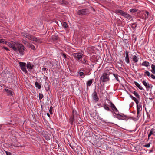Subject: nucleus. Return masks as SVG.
Wrapping results in <instances>:
<instances>
[{
	"instance_id": "1",
	"label": "nucleus",
	"mask_w": 155,
	"mask_h": 155,
	"mask_svg": "<svg viewBox=\"0 0 155 155\" xmlns=\"http://www.w3.org/2000/svg\"><path fill=\"white\" fill-rule=\"evenodd\" d=\"M5 43L10 48H12L15 52H19L21 55H24V51L25 50L26 48L22 44L16 43L13 41H12L11 43L6 41H5Z\"/></svg>"
},
{
	"instance_id": "2",
	"label": "nucleus",
	"mask_w": 155,
	"mask_h": 155,
	"mask_svg": "<svg viewBox=\"0 0 155 155\" xmlns=\"http://www.w3.org/2000/svg\"><path fill=\"white\" fill-rule=\"evenodd\" d=\"M79 115L76 111L74 109H72V114L70 116L68 121L71 126L74 124V123H76L78 121L77 119L79 117Z\"/></svg>"
},
{
	"instance_id": "3",
	"label": "nucleus",
	"mask_w": 155,
	"mask_h": 155,
	"mask_svg": "<svg viewBox=\"0 0 155 155\" xmlns=\"http://www.w3.org/2000/svg\"><path fill=\"white\" fill-rule=\"evenodd\" d=\"M111 74L109 70H106L100 78V81L104 82L108 81L110 80L109 75Z\"/></svg>"
},
{
	"instance_id": "4",
	"label": "nucleus",
	"mask_w": 155,
	"mask_h": 155,
	"mask_svg": "<svg viewBox=\"0 0 155 155\" xmlns=\"http://www.w3.org/2000/svg\"><path fill=\"white\" fill-rule=\"evenodd\" d=\"M116 13L120 14L121 15L126 18L127 19H130L132 18V16L130 15L122 10L119 9L117 10L116 11Z\"/></svg>"
},
{
	"instance_id": "5",
	"label": "nucleus",
	"mask_w": 155,
	"mask_h": 155,
	"mask_svg": "<svg viewBox=\"0 0 155 155\" xmlns=\"http://www.w3.org/2000/svg\"><path fill=\"white\" fill-rule=\"evenodd\" d=\"M74 58L78 61H81V59L82 58L83 54L81 52H79L76 53H74L72 54Z\"/></svg>"
},
{
	"instance_id": "6",
	"label": "nucleus",
	"mask_w": 155,
	"mask_h": 155,
	"mask_svg": "<svg viewBox=\"0 0 155 155\" xmlns=\"http://www.w3.org/2000/svg\"><path fill=\"white\" fill-rule=\"evenodd\" d=\"M19 65L22 71L25 73H27L28 71L26 69V64L25 62H20Z\"/></svg>"
},
{
	"instance_id": "7",
	"label": "nucleus",
	"mask_w": 155,
	"mask_h": 155,
	"mask_svg": "<svg viewBox=\"0 0 155 155\" xmlns=\"http://www.w3.org/2000/svg\"><path fill=\"white\" fill-rule=\"evenodd\" d=\"M88 10L87 9H82L78 10L77 11V14L78 15H85L88 13Z\"/></svg>"
},
{
	"instance_id": "8",
	"label": "nucleus",
	"mask_w": 155,
	"mask_h": 155,
	"mask_svg": "<svg viewBox=\"0 0 155 155\" xmlns=\"http://www.w3.org/2000/svg\"><path fill=\"white\" fill-rule=\"evenodd\" d=\"M92 96L94 101L95 103L97 102L99 100V98L96 91H94L93 92L92 94Z\"/></svg>"
},
{
	"instance_id": "9",
	"label": "nucleus",
	"mask_w": 155,
	"mask_h": 155,
	"mask_svg": "<svg viewBox=\"0 0 155 155\" xmlns=\"http://www.w3.org/2000/svg\"><path fill=\"white\" fill-rule=\"evenodd\" d=\"M41 134L46 140H48L50 139L51 135L48 134L47 132L43 131Z\"/></svg>"
},
{
	"instance_id": "10",
	"label": "nucleus",
	"mask_w": 155,
	"mask_h": 155,
	"mask_svg": "<svg viewBox=\"0 0 155 155\" xmlns=\"http://www.w3.org/2000/svg\"><path fill=\"white\" fill-rule=\"evenodd\" d=\"M32 38L31 39V40H32L33 41L36 42H38L39 43H41L42 41L41 39H38L36 37H35L34 36L32 35V37H31Z\"/></svg>"
},
{
	"instance_id": "11",
	"label": "nucleus",
	"mask_w": 155,
	"mask_h": 155,
	"mask_svg": "<svg viewBox=\"0 0 155 155\" xmlns=\"http://www.w3.org/2000/svg\"><path fill=\"white\" fill-rule=\"evenodd\" d=\"M26 67L28 69L31 70L34 67V65L30 63V62H28L27 63V64H26Z\"/></svg>"
},
{
	"instance_id": "12",
	"label": "nucleus",
	"mask_w": 155,
	"mask_h": 155,
	"mask_svg": "<svg viewBox=\"0 0 155 155\" xmlns=\"http://www.w3.org/2000/svg\"><path fill=\"white\" fill-rule=\"evenodd\" d=\"M155 129H154V128H152L151 129L148 135V139H149L151 135H153L154 136H155V135L154 134V133H155Z\"/></svg>"
},
{
	"instance_id": "13",
	"label": "nucleus",
	"mask_w": 155,
	"mask_h": 155,
	"mask_svg": "<svg viewBox=\"0 0 155 155\" xmlns=\"http://www.w3.org/2000/svg\"><path fill=\"white\" fill-rule=\"evenodd\" d=\"M44 86L47 91H48L49 90L50 88V85L48 83L45 82L44 84Z\"/></svg>"
},
{
	"instance_id": "14",
	"label": "nucleus",
	"mask_w": 155,
	"mask_h": 155,
	"mask_svg": "<svg viewBox=\"0 0 155 155\" xmlns=\"http://www.w3.org/2000/svg\"><path fill=\"white\" fill-rule=\"evenodd\" d=\"M23 36L30 40L32 38L31 37H32V35L27 33H24L23 35Z\"/></svg>"
},
{
	"instance_id": "15",
	"label": "nucleus",
	"mask_w": 155,
	"mask_h": 155,
	"mask_svg": "<svg viewBox=\"0 0 155 155\" xmlns=\"http://www.w3.org/2000/svg\"><path fill=\"white\" fill-rule=\"evenodd\" d=\"M142 83L144 85L147 89L148 90L150 88V86L148 83H147L145 80H143L142 81Z\"/></svg>"
},
{
	"instance_id": "16",
	"label": "nucleus",
	"mask_w": 155,
	"mask_h": 155,
	"mask_svg": "<svg viewBox=\"0 0 155 155\" xmlns=\"http://www.w3.org/2000/svg\"><path fill=\"white\" fill-rule=\"evenodd\" d=\"M81 63L84 64L88 65L89 64L88 61H87V60L85 58H84L82 60H81L80 61Z\"/></svg>"
},
{
	"instance_id": "17",
	"label": "nucleus",
	"mask_w": 155,
	"mask_h": 155,
	"mask_svg": "<svg viewBox=\"0 0 155 155\" xmlns=\"http://www.w3.org/2000/svg\"><path fill=\"white\" fill-rule=\"evenodd\" d=\"M134 83L135 85L138 87L139 89L141 90H143V88L140 85V84L136 81L134 82Z\"/></svg>"
},
{
	"instance_id": "18",
	"label": "nucleus",
	"mask_w": 155,
	"mask_h": 155,
	"mask_svg": "<svg viewBox=\"0 0 155 155\" xmlns=\"http://www.w3.org/2000/svg\"><path fill=\"white\" fill-rule=\"evenodd\" d=\"M93 80V79H90L88 81L86 84L87 86V87H88V86H90L91 85Z\"/></svg>"
},
{
	"instance_id": "19",
	"label": "nucleus",
	"mask_w": 155,
	"mask_h": 155,
	"mask_svg": "<svg viewBox=\"0 0 155 155\" xmlns=\"http://www.w3.org/2000/svg\"><path fill=\"white\" fill-rule=\"evenodd\" d=\"M130 97L135 102L136 104H138L139 102L138 100L135 97H134L131 95H130Z\"/></svg>"
},
{
	"instance_id": "20",
	"label": "nucleus",
	"mask_w": 155,
	"mask_h": 155,
	"mask_svg": "<svg viewBox=\"0 0 155 155\" xmlns=\"http://www.w3.org/2000/svg\"><path fill=\"white\" fill-rule=\"evenodd\" d=\"M132 59L134 63H136L138 61V59L136 55H134Z\"/></svg>"
},
{
	"instance_id": "21",
	"label": "nucleus",
	"mask_w": 155,
	"mask_h": 155,
	"mask_svg": "<svg viewBox=\"0 0 155 155\" xmlns=\"http://www.w3.org/2000/svg\"><path fill=\"white\" fill-rule=\"evenodd\" d=\"M142 65L143 66H145L146 67H148L149 65V63L147 61L143 62L142 64Z\"/></svg>"
},
{
	"instance_id": "22",
	"label": "nucleus",
	"mask_w": 155,
	"mask_h": 155,
	"mask_svg": "<svg viewBox=\"0 0 155 155\" xmlns=\"http://www.w3.org/2000/svg\"><path fill=\"white\" fill-rule=\"evenodd\" d=\"M132 93L134 94V95L136 97L138 98H140V96L135 91H134L131 92Z\"/></svg>"
},
{
	"instance_id": "23",
	"label": "nucleus",
	"mask_w": 155,
	"mask_h": 155,
	"mask_svg": "<svg viewBox=\"0 0 155 155\" xmlns=\"http://www.w3.org/2000/svg\"><path fill=\"white\" fill-rule=\"evenodd\" d=\"M35 85L36 87L38 89H40L41 88V85L39 83L36 82L35 83Z\"/></svg>"
},
{
	"instance_id": "24",
	"label": "nucleus",
	"mask_w": 155,
	"mask_h": 155,
	"mask_svg": "<svg viewBox=\"0 0 155 155\" xmlns=\"http://www.w3.org/2000/svg\"><path fill=\"white\" fill-rule=\"evenodd\" d=\"M104 109L108 111L110 110V109L108 106V105L107 104H104Z\"/></svg>"
},
{
	"instance_id": "25",
	"label": "nucleus",
	"mask_w": 155,
	"mask_h": 155,
	"mask_svg": "<svg viewBox=\"0 0 155 155\" xmlns=\"http://www.w3.org/2000/svg\"><path fill=\"white\" fill-rule=\"evenodd\" d=\"M60 2L62 5H65L68 4V3L64 0H60Z\"/></svg>"
},
{
	"instance_id": "26",
	"label": "nucleus",
	"mask_w": 155,
	"mask_h": 155,
	"mask_svg": "<svg viewBox=\"0 0 155 155\" xmlns=\"http://www.w3.org/2000/svg\"><path fill=\"white\" fill-rule=\"evenodd\" d=\"M62 25L63 27L65 29L67 28L68 27V25L65 22H63Z\"/></svg>"
},
{
	"instance_id": "27",
	"label": "nucleus",
	"mask_w": 155,
	"mask_h": 155,
	"mask_svg": "<svg viewBox=\"0 0 155 155\" xmlns=\"http://www.w3.org/2000/svg\"><path fill=\"white\" fill-rule=\"evenodd\" d=\"M137 104V110H139L141 111L142 110V108L140 104Z\"/></svg>"
},
{
	"instance_id": "28",
	"label": "nucleus",
	"mask_w": 155,
	"mask_h": 155,
	"mask_svg": "<svg viewBox=\"0 0 155 155\" xmlns=\"http://www.w3.org/2000/svg\"><path fill=\"white\" fill-rule=\"evenodd\" d=\"M110 107L111 108L112 110H114V109L116 108L115 106L114 105L112 102H110Z\"/></svg>"
},
{
	"instance_id": "29",
	"label": "nucleus",
	"mask_w": 155,
	"mask_h": 155,
	"mask_svg": "<svg viewBox=\"0 0 155 155\" xmlns=\"http://www.w3.org/2000/svg\"><path fill=\"white\" fill-rule=\"evenodd\" d=\"M29 47L31 49L35 50V47L32 44H29Z\"/></svg>"
},
{
	"instance_id": "30",
	"label": "nucleus",
	"mask_w": 155,
	"mask_h": 155,
	"mask_svg": "<svg viewBox=\"0 0 155 155\" xmlns=\"http://www.w3.org/2000/svg\"><path fill=\"white\" fill-rule=\"evenodd\" d=\"M58 37L55 35H53L52 37V40L53 41H55L58 40Z\"/></svg>"
},
{
	"instance_id": "31",
	"label": "nucleus",
	"mask_w": 155,
	"mask_h": 155,
	"mask_svg": "<svg viewBox=\"0 0 155 155\" xmlns=\"http://www.w3.org/2000/svg\"><path fill=\"white\" fill-rule=\"evenodd\" d=\"M5 90L10 95H12L13 94L11 90L6 89H5Z\"/></svg>"
},
{
	"instance_id": "32",
	"label": "nucleus",
	"mask_w": 155,
	"mask_h": 155,
	"mask_svg": "<svg viewBox=\"0 0 155 155\" xmlns=\"http://www.w3.org/2000/svg\"><path fill=\"white\" fill-rule=\"evenodd\" d=\"M138 11V9L136 8H133L130 10V12L132 13H134L137 12Z\"/></svg>"
},
{
	"instance_id": "33",
	"label": "nucleus",
	"mask_w": 155,
	"mask_h": 155,
	"mask_svg": "<svg viewBox=\"0 0 155 155\" xmlns=\"http://www.w3.org/2000/svg\"><path fill=\"white\" fill-rule=\"evenodd\" d=\"M43 94L41 93H40L39 94V99L40 100V101H41V100L43 98Z\"/></svg>"
},
{
	"instance_id": "34",
	"label": "nucleus",
	"mask_w": 155,
	"mask_h": 155,
	"mask_svg": "<svg viewBox=\"0 0 155 155\" xmlns=\"http://www.w3.org/2000/svg\"><path fill=\"white\" fill-rule=\"evenodd\" d=\"M147 75L148 76H150V73L148 71H146L144 73V76Z\"/></svg>"
},
{
	"instance_id": "35",
	"label": "nucleus",
	"mask_w": 155,
	"mask_h": 155,
	"mask_svg": "<svg viewBox=\"0 0 155 155\" xmlns=\"http://www.w3.org/2000/svg\"><path fill=\"white\" fill-rule=\"evenodd\" d=\"M115 114L117 115V117L119 119H121V118L122 117V116H121L120 114H117L116 113H115Z\"/></svg>"
},
{
	"instance_id": "36",
	"label": "nucleus",
	"mask_w": 155,
	"mask_h": 155,
	"mask_svg": "<svg viewBox=\"0 0 155 155\" xmlns=\"http://www.w3.org/2000/svg\"><path fill=\"white\" fill-rule=\"evenodd\" d=\"M120 115L121 116H122V117L123 118V119H122L125 120V119H127V116L125 115H124V114H120Z\"/></svg>"
},
{
	"instance_id": "37",
	"label": "nucleus",
	"mask_w": 155,
	"mask_h": 155,
	"mask_svg": "<svg viewBox=\"0 0 155 155\" xmlns=\"http://www.w3.org/2000/svg\"><path fill=\"white\" fill-rule=\"evenodd\" d=\"M113 75L115 77L116 80H117V81H119V78H118V75L117 74H113Z\"/></svg>"
},
{
	"instance_id": "38",
	"label": "nucleus",
	"mask_w": 155,
	"mask_h": 155,
	"mask_svg": "<svg viewBox=\"0 0 155 155\" xmlns=\"http://www.w3.org/2000/svg\"><path fill=\"white\" fill-rule=\"evenodd\" d=\"M125 61L127 64H129L130 63L129 58H125Z\"/></svg>"
},
{
	"instance_id": "39",
	"label": "nucleus",
	"mask_w": 155,
	"mask_h": 155,
	"mask_svg": "<svg viewBox=\"0 0 155 155\" xmlns=\"http://www.w3.org/2000/svg\"><path fill=\"white\" fill-rule=\"evenodd\" d=\"M53 108V107L52 106H51L50 107V109L49 110V112L51 114H53L52 111V109Z\"/></svg>"
},
{
	"instance_id": "40",
	"label": "nucleus",
	"mask_w": 155,
	"mask_h": 155,
	"mask_svg": "<svg viewBox=\"0 0 155 155\" xmlns=\"http://www.w3.org/2000/svg\"><path fill=\"white\" fill-rule=\"evenodd\" d=\"M5 41L4 39H0V43H5Z\"/></svg>"
},
{
	"instance_id": "41",
	"label": "nucleus",
	"mask_w": 155,
	"mask_h": 155,
	"mask_svg": "<svg viewBox=\"0 0 155 155\" xmlns=\"http://www.w3.org/2000/svg\"><path fill=\"white\" fill-rule=\"evenodd\" d=\"M150 143H147L146 145H144V146L145 147H150Z\"/></svg>"
},
{
	"instance_id": "42",
	"label": "nucleus",
	"mask_w": 155,
	"mask_h": 155,
	"mask_svg": "<svg viewBox=\"0 0 155 155\" xmlns=\"http://www.w3.org/2000/svg\"><path fill=\"white\" fill-rule=\"evenodd\" d=\"M84 75V73L82 72L81 71L79 73V75L80 76H82Z\"/></svg>"
},
{
	"instance_id": "43",
	"label": "nucleus",
	"mask_w": 155,
	"mask_h": 155,
	"mask_svg": "<svg viewBox=\"0 0 155 155\" xmlns=\"http://www.w3.org/2000/svg\"><path fill=\"white\" fill-rule=\"evenodd\" d=\"M150 77H151L153 79H155V76L153 74H151L150 75Z\"/></svg>"
},
{
	"instance_id": "44",
	"label": "nucleus",
	"mask_w": 155,
	"mask_h": 155,
	"mask_svg": "<svg viewBox=\"0 0 155 155\" xmlns=\"http://www.w3.org/2000/svg\"><path fill=\"white\" fill-rule=\"evenodd\" d=\"M137 26V25L135 23H133L132 25V27L134 28H135Z\"/></svg>"
},
{
	"instance_id": "45",
	"label": "nucleus",
	"mask_w": 155,
	"mask_h": 155,
	"mask_svg": "<svg viewBox=\"0 0 155 155\" xmlns=\"http://www.w3.org/2000/svg\"><path fill=\"white\" fill-rule=\"evenodd\" d=\"M152 70H155V65L153 64H152L151 65Z\"/></svg>"
},
{
	"instance_id": "46",
	"label": "nucleus",
	"mask_w": 155,
	"mask_h": 155,
	"mask_svg": "<svg viewBox=\"0 0 155 155\" xmlns=\"http://www.w3.org/2000/svg\"><path fill=\"white\" fill-rule=\"evenodd\" d=\"M78 121L79 120L80 122L82 123V120L81 119V118L80 117V116H79V117L78 118V119H77Z\"/></svg>"
},
{
	"instance_id": "47",
	"label": "nucleus",
	"mask_w": 155,
	"mask_h": 155,
	"mask_svg": "<svg viewBox=\"0 0 155 155\" xmlns=\"http://www.w3.org/2000/svg\"><path fill=\"white\" fill-rule=\"evenodd\" d=\"M6 154L7 155H11V153L8 151H5Z\"/></svg>"
},
{
	"instance_id": "48",
	"label": "nucleus",
	"mask_w": 155,
	"mask_h": 155,
	"mask_svg": "<svg viewBox=\"0 0 155 155\" xmlns=\"http://www.w3.org/2000/svg\"><path fill=\"white\" fill-rule=\"evenodd\" d=\"M47 70H48V69H47L46 68H45V67L43 68L42 69V70L43 71H46Z\"/></svg>"
},
{
	"instance_id": "49",
	"label": "nucleus",
	"mask_w": 155,
	"mask_h": 155,
	"mask_svg": "<svg viewBox=\"0 0 155 155\" xmlns=\"http://www.w3.org/2000/svg\"><path fill=\"white\" fill-rule=\"evenodd\" d=\"M114 112H118V111L116 108L114 110H113Z\"/></svg>"
},
{
	"instance_id": "50",
	"label": "nucleus",
	"mask_w": 155,
	"mask_h": 155,
	"mask_svg": "<svg viewBox=\"0 0 155 155\" xmlns=\"http://www.w3.org/2000/svg\"><path fill=\"white\" fill-rule=\"evenodd\" d=\"M140 110H137V117H138L139 114H140Z\"/></svg>"
},
{
	"instance_id": "51",
	"label": "nucleus",
	"mask_w": 155,
	"mask_h": 155,
	"mask_svg": "<svg viewBox=\"0 0 155 155\" xmlns=\"http://www.w3.org/2000/svg\"><path fill=\"white\" fill-rule=\"evenodd\" d=\"M3 48H4L6 50H7V51H8V50H9L8 48L6 47H3Z\"/></svg>"
},
{
	"instance_id": "52",
	"label": "nucleus",
	"mask_w": 155,
	"mask_h": 155,
	"mask_svg": "<svg viewBox=\"0 0 155 155\" xmlns=\"http://www.w3.org/2000/svg\"><path fill=\"white\" fill-rule=\"evenodd\" d=\"M126 56L129 55V52L127 51H126L125 52Z\"/></svg>"
},
{
	"instance_id": "53",
	"label": "nucleus",
	"mask_w": 155,
	"mask_h": 155,
	"mask_svg": "<svg viewBox=\"0 0 155 155\" xmlns=\"http://www.w3.org/2000/svg\"><path fill=\"white\" fill-rule=\"evenodd\" d=\"M151 71L153 74H154L155 73V70H151Z\"/></svg>"
},
{
	"instance_id": "54",
	"label": "nucleus",
	"mask_w": 155,
	"mask_h": 155,
	"mask_svg": "<svg viewBox=\"0 0 155 155\" xmlns=\"http://www.w3.org/2000/svg\"><path fill=\"white\" fill-rule=\"evenodd\" d=\"M22 42L25 44H26V43H28L27 41H25V40H24L23 41H22Z\"/></svg>"
},
{
	"instance_id": "55",
	"label": "nucleus",
	"mask_w": 155,
	"mask_h": 155,
	"mask_svg": "<svg viewBox=\"0 0 155 155\" xmlns=\"http://www.w3.org/2000/svg\"><path fill=\"white\" fill-rule=\"evenodd\" d=\"M62 55L65 58H66V55L65 54H62Z\"/></svg>"
},
{
	"instance_id": "56",
	"label": "nucleus",
	"mask_w": 155,
	"mask_h": 155,
	"mask_svg": "<svg viewBox=\"0 0 155 155\" xmlns=\"http://www.w3.org/2000/svg\"><path fill=\"white\" fill-rule=\"evenodd\" d=\"M146 14H147V15H148H148H149V12H147V11H146Z\"/></svg>"
},
{
	"instance_id": "57",
	"label": "nucleus",
	"mask_w": 155,
	"mask_h": 155,
	"mask_svg": "<svg viewBox=\"0 0 155 155\" xmlns=\"http://www.w3.org/2000/svg\"><path fill=\"white\" fill-rule=\"evenodd\" d=\"M47 100L48 102L49 101V98L48 96L47 97Z\"/></svg>"
},
{
	"instance_id": "58",
	"label": "nucleus",
	"mask_w": 155,
	"mask_h": 155,
	"mask_svg": "<svg viewBox=\"0 0 155 155\" xmlns=\"http://www.w3.org/2000/svg\"><path fill=\"white\" fill-rule=\"evenodd\" d=\"M120 63L121 64H122V63H123V61H122L121 60L120 61Z\"/></svg>"
},
{
	"instance_id": "59",
	"label": "nucleus",
	"mask_w": 155,
	"mask_h": 155,
	"mask_svg": "<svg viewBox=\"0 0 155 155\" xmlns=\"http://www.w3.org/2000/svg\"><path fill=\"white\" fill-rule=\"evenodd\" d=\"M125 58H129V55L126 56V57H125Z\"/></svg>"
},
{
	"instance_id": "60",
	"label": "nucleus",
	"mask_w": 155,
	"mask_h": 155,
	"mask_svg": "<svg viewBox=\"0 0 155 155\" xmlns=\"http://www.w3.org/2000/svg\"><path fill=\"white\" fill-rule=\"evenodd\" d=\"M47 116H48L49 117H50V114H49V113H47Z\"/></svg>"
},
{
	"instance_id": "61",
	"label": "nucleus",
	"mask_w": 155,
	"mask_h": 155,
	"mask_svg": "<svg viewBox=\"0 0 155 155\" xmlns=\"http://www.w3.org/2000/svg\"><path fill=\"white\" fill-rule=\"evenodd\" d=\"M149 99L150 100H152L153 99V98H149Z\"/></svg>"
},
{
	"instance_id": "62",
	"label": "nucleus",
	"mask_w": 155,
	"mask_h": 155,
	"mask_svg": "<svg viewBox=\"0 0 155 155\" xmlns=\"http://www.w3.org/2000/svg\"><path fill=\"white\" fill-rule=\"evenodd\" d=\"M78 124H81L80 123H79V122H78Z\"/></svg>"
},
{
	"instance_id": "63",
	"label": "nucleus",
	"mask_w": 155,
	"mask_h": 155,
	"mask_svg": "<svg viewBox=\"0 0 155 155\" xmlns=\"http://www.w3.org/2000/svg\"><path fill=\"white\" fill-rule=\"evenodd\" d=\"M1 127H0V130L1 129Z\"/></svg>"
}]
</instances>
